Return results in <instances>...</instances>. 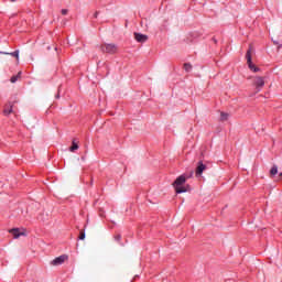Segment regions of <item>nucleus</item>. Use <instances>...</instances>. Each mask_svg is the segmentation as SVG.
<instances>
[{"label":"nucleus","instance_id":"f8f14e48","mask_svg":"<svg viewBox=\"0 0 282 282\" xmlns=\"http://www.w3.org/2000/svg\"><path fill=\"white\" fill-rule=\"evenodd\" d=\"M78 149H79L78 143H77L75 140H73V145H70L69 151L74 153V152H76Z\"/></svg>","mask_w":282,"mask_h":282},{"label":"nucleus","instance_id":"423d86ee","mask_svg":"<svg viewBox=\"0 0 282 282\" xmlns=\"http://www.w3.org/2000/svg\"><path fill=\"white\" fill-rule=\"evenodd\" d=\"M67 259L68 257L66 254L59 256L52 261V265L54 267L62 265Z\"/></svg>","mask_w":282,"mask_h":282},{"label":"nucleus","instance_id":"39448f33","mask_svg":"<svg viewBox=\"0 0 282 282\" xmlns=\"http://www.w3.org/2000/svg\"><path fill=\"white\" fill-rule=\"evenodd\" d=\"M253 85L257 88V91L259 93L262 87L264 86V78L263 77H254Z\"/></svg>","mask_w":282,"mask_h":282},{"label":"nucleus","instance_id":"dca6fc26","mask_svg":"<svg viewBox=\"0 0 282 282\" xmlns=\"http://www.w3.org/2000/svg\"><path fill=\"white\" fill-rule=\"evenodd\" d=\"M270 173L272 176L278 174V165H273L272 169L270 170Z\"/></svg>","mask_w":282,"mask_h":282},{"label":"nucleus","instance_id":"ddd939ff","mask_svg":"<svg viewBox=\"0 0 282 282\" xmlns=\"http://www.w3.org/2000/svg\"><path fill=\"white\" fill-rule=\"evenodd\" d=\"M229 119V113H226V112H221L220 113V120L221 122H226V120Z\"/></svg>","mask_w":282,"mask_h":282},{"label":"nucleus","instance_id":"a211bd4d","mask_svg":"<svg viewBox=\"0 0 282 282\" xmlns=\"http://www.w3.org/2000/svg\"><path fill=\"white\" fill-rule=\"evenodd\" d=\"M62 14H64V15L68 14V10L67 9H63L62 10Z\"/></svg>","mask_w":282,"mask_h":282},{"label":"nucleus","instance_id":"9b49d317","mask_svg":"<svg viewBox=\"0 0 282 282\" xmlns=\"http://www.w3.org/2000/svg\"><path fill=\"white\" fill-rule=\"evenodd\" d=\"M12 112H13V106H12L11 104H9V106H7V107L4 108L3 113H4L6 116H9V115L12 113Z\"/></svg>","mask_w":282,"mask_h":282},{"label":"nucleus","instance_id":"9d476101","mask_svg":"<svg viewBox=\"0 0 282 282\" xmlns=\"http://www.w3.org/2000/svg\"><path fill=\"white\" fill-rule=\"evenodd\" d=\"M0 54L10 55V56L17 58V62L19 63V50H15L14 52H2V51H0Z\"/></svg>","mask_w":282,"mask_h":282},{"label":"nucleus","instance_id":"412c9836","mask_svg":"<svg viewBox=\"0 0 282 282\" xmlns=\"http://www.w3.org/2000/svg\"><path fill=\"white\" fill-rule=\"evenodd\" d=\"M280 176H282V172H281Z\"/></svg>","mask_w":282,"mask_h":282},{"label":"nucleus","instance_id":"7ed1b4c3","mask_svg":"<svg viewBox=\"0 0 282 282\" xmlns=\"http://www.w3.org/2000/svg\"><path fill=\"white\" fill-rule=\"evenodd\" d=\"M251 53H252V46H250L246 53L247 64L252 72L257 73L259 72V68L258 66H254V64L252 63Z\"/></svg>","mask_w":282,"mask_h":282},{"label":"nucleus","instance_id":"f3484780","mask_svg":"<svg viewBox=\"0 0 282 282\" xmlns=\"http://www.w3.org/2000/svg\"><path fill=\"white\" fill-rule=\"evenodd\" d=\"M86 239V234L84 230L79 232V240L84 241Z\"/></svg>","mask_w":282,"mask_h":282},{"label":"nucleus","instance_id":"f257e3e1","mask_svg":"<svg viewBox=\"0 0 282 282\" xmlns=\"http://www.w3.org/2000/svg\"><path fill=\"white\" fill-rule=\"evenodd\" d=\"M100 50L102 53L113 55L118 52V46L115 43H104L100 45Z\"/></svg>","mask_w":282,"mask_h":282},{"label":"nucleus","instance_id":"6e6552de","mask_svg":"<svg viewBox=\"0 0 282 282\" xmlns=\"http://www.w3.org/2000/svg\"><path fill=\"white\" fill-rule=\"evenodd\" d=\"M134 40L138 42V43H145L148 41V35L145 34H141V33H134Z\"/></svg>","mask_w":282,"mask_h":282},{"label":"nucleus","instance_id":"aec40b11","mask_svg":"<svg viewBox=\"0 0 282 282\" xmlns=\"http://www.w3.org/2000/svg\"><path fill=\"white\" fill-rule=\"evenodd\" d=\"M98 14H99V12L96 11V12L94 13V18L97 19V18H98Z\"/></svg>","mask_w":282,"mask_h":282},{"label":"nucleus","instance_id":"2eb2a0df","mask_svg":"<svg viewBox=\"0 0 282 282\" xmlns=\"http://www.w3.org/2000/svg\"><path fill=\"white\" fill-rule=\"evenodd\" d=\"M183 68H185V72L189 73L193 69L192 64H183Z\"/></svg>","mask_w":282,"mask_h":282},{"label":"nucleus","instance_id":"0eeeda50","mask_svg":"<svg viewBox=\"0 0 282 282\" xmlns=\"http://www.w3.org/2000/svg\"><path fill=\"white\" fill-rule=\"evenodd\" d=\"M10 235H13L14 239H19L20 237H23L25 232L19 230V228H13L9 230Z\"/></svg>","mask_w":282,"mask_h":282},{"label":"nucleus","instance_id":"4468645a","mask_svg":"<svg viewBox=\"0 0 282 282\" xmlns=\"http://www.w3.org/2000/svg\"><path fill=\"white\" fill-rule=\"evenodd\" d=\"M19 78H21V72H20L17 76H12L11 79H10V82L13 83V84H15L17 80H19Z\"/></svg>","mask_w":282,"mask_h":282},{"label":"nucleus","instance_id":"f03ea898","mask_svg":"<svg viewBox=\"0 0 282 282\" xmlns=\"http://www.w3.org/2000/svg\"><path fill=\"white\" fill-rule=\"evenodd\" d=\"M185 183H186V177L185 176L181 175V176H178V178H176V181L173 185H174L177 194L186 192V188L183 187V184H185Z\"/></svg>","mask_w":282,"mask_h":282},{"label":"nucleus","instance_id":"20e7f679","mask_svg":"<svg viewBox=\"0 0 282 282\" xmlns=\"http://www.w3.org/2000/svg\"><path fill=\"white\" fill-rule=\"evenodd\" d=\"M206 170H207V165L204 164L203 161H198V162H197V166H196V169H195V175H196L197 177H199V176L203 175L204 171H206Z\"/></svg>","mask_w":282,"mask_h":282},{"label":"nucleus","instance_id":"6ab92c4d","mask_svg":"<svg viewBox=\"0 0 282 282\" xmlns=\"http://www.w3.org/2000/svg\"><path fill=\"white\" fill-rule=\"evenodd\" d=\"M116 240H117V241H120V240H121V235H117V236H116Z\"/></svg>","mask_w":282,"mask_h":282},{"label":"nucleus","instance_id":"1a4fd4ad","mask_svg":"<svg viewBox=\"0 0 282 282\" xmlns=\"http://www.w3.org/2000/svg\"><path fill=\"white\" fill-rule=\"evenodd\" d=\"M0 54L10 55V56L17 58V62L19 63V50H15L14 52H2V51H0Z\"/></svg>","mask_w":282,"mask_h":282}]
</instances>
